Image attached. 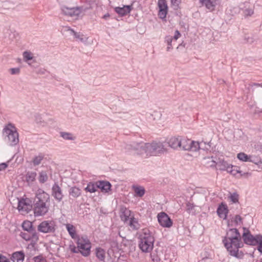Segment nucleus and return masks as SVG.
I'll list each match as a JSON object with an SVG mask.
<instances>
[{
  "label": "nucleus",
  "mask_w": 262,
  "mask_h": 262,
  "mask_svg": "<svg viewBox=\"0 0 262 262\" xmlns=\"http://www.w3.org/2000/svg\"><path fill=\"white\" fill-rule=\"evenodd\" d=\"M30 235L31 240L32 242H36L38 240V236L34 229L30 231Z\"/></svg>",
  "instance_id": "obj_40"
},
{
  "label": "nucleus",
  "mask_w": 262,
  "mask_h": 262,
  "mask_svg": "<svg viewBox=\"0 0 262 262\" xmlns=\"http://www.w3.org/2000/svg\"><path fill=\"white\" fill-rule=\"evenodd\" d=\"M33 260L34 262H46V259L41 255L34 257Z\"/></svg>",
  "instance_id": "obj_45"
},
{
  "label": "nucleus",
  "mask_w": 262,
  "mask_h": 262,
  "mask_svg": "<svg viewBox=\"0 0 262 262\" xmlns=\"http://www.w3.org/2000/svg\"><path fill=\"white\" fill-rule=\"evenodd\" d=\"M173 40V38L171 36H166L165 38V41L167 44V51H169L171 49H172V46L171 45L172 41Z\"/></svg>",
  "instance_id": "obj_37"
},
{
  "label": "nucleus",
  "mask_w": 262,
  "mask_h": 262,
  "mask_svg": "<svg viewBox=\"0 0 262 262\" xmlns=\"http://www.w3.org/2000/svg\"><path fill=\"white\" fill-rule=\"evenodd\" d=\"M139 247L144 253L150 252L154 248L155 239L147 229H143L139 235Z\"/></svg>",
  "instance_id": "obj_4"
},
{
  "label": "nucleus",
  "mask_w": 262,
  "mask_h": 262,
  "mask_svg": "<svg viewBox=\"0 0 262 262\" xmlns=\"http://www.w3.org/2000/svg\"><path fill=\"white\" fill-rule=\"evenodd\" d=\"M150 252V257L153 261L158 262L160 260V257L162 254V251L160 248H155Z\"/></svg>",
  "instance_id": "obj_19"
},
{
  "label": "nucleus",
  "mask_w": 262,
  "mask_h": 262,
  "mask_svg": "<svg viewBox=\"0 0 262 262\" xmlns=\"http://www.w3.org/2000/svg\"><path fill=\"white\" fill-rule=\"evenodd\" d=\"M180 147L179 148L183 150H190L196 151L200 148L198 142L192 141L190 139L180 136Z\"/></svg>",
  "instance_id": "obj_6"
},
{
  "label": "nucleus",
  "mask_w": 262,
  "mask_h": 262,
  "mask_svg": "<svg viewBox=\"0 0 262 262\" xmlns=\"http://www.w3.org/2000/svg\"><path fill=\"white\" fill-rule=\"evenodd\" d=\"M250 85L251 86V88L258 87V86L262 87V83L260 84V83H253L251 84Z\"/></svg>",
  "instance_id": "obj_55"
},
{
  "label": "nucleus",
  "mask_w": 262,
  "mask_h": 262,
  "mask_svg": "<svg viewBox=\"0 0 262 262\" xmlns=\"http://www.w3.org/2000/svg\"><path fill=\"white\" fill-rule=\"evenodd\" d=\"M71 250L73 253H78V252L79 251L78 250H76V248L75 247H73V248H71Z\"/></svg>",
  "instance_id": "obj_57"
},
{
  "label": "nucleus",
  "mask_w": 262,
  "mask_h": 262,
  "mask_svg": "<svg viewBox=\"0 0 262 262\" xmlns=\"http://www.w3.org/2000/svg\"><path fill=\"white\" fill-rule=\"evenodd\" d=\"M97 186L102 192L106 193L111 190V184L107 181H98L97 182Z\"/></svg>",
  "instance_id": "obj_18"
},
{
  "label": "nucleus",
  "mask_w": 262,
  "mask_h": 262,
  "mask_svg": "<svg viewBox=\"0 0 262 262\" xmlns=\"http://www.w3.org/2000/svg\"><path fill=\"white\" fill-rule=\"evenodd\" d=\"M66 227L70 235L73 239H76L78 238V235L76 232V228L73 225L70 224H67L66 225Z\"/></svg>",
  "instance_id": "obj_27"
},
{
  "label": "nucleus",
  "mask_w": 262,
  "mask_h": 262,
  "mask_svg": "<svg viewBox=\"0 0 262 262\" xmlns=\"http://www.w3.org/2000/svg\"><path fill=\"white\" fill-rule=\"evenodd\" d=\"M158 7L159 9L158 16L161 19H164L167 14L168 7L166 0H159Z\"/></svg>",
  "instance_id": "obj_12"
},
{
  "label": "nucleus",
  "mask_w": 262,
  "mask_h": 262,
  "mask_svg": "<svg viewBox=\"0 0 262 262\" xmlns=\"http://www.w3.org/2000/svg\"><path fill=\"white\" fill-rule=\"evenodd\" d=\"M109 16H110L109 14H105V15H104L103 16V18H106L107 17H109Z\"/></svg>",
  "instance_id": "obj_58"
},
{
  "label": "nucleus",
  "mask_w": 262,
  "mask_h": 262,
  "mask_svg": "<svg viewBox=\"0 0 262 262\" xmlns=\"http://www.w3.org/2000/svg\"><path fill=\"white\" fill-rule=\"evenodd\" d=\"M242 217L239 215H236L234 217V222L235 224V225H238L242 222Z\"/></svg>",
  "instance_id": "obj_48"
},
{
  "label": "nucleus",
  "mask_w": 262,
  "mask_h": 262,
  "mask_svg": "<svg viewBox=\"0 0 262 262\" xmlns=\"http://www.w3.org/2000/svg\"><path fill=\"white\" fill-rule=\"evenodd\" d=\"M204 163L208 167H214L216 166L217 163L214 161L212 157L204 158Z\"/></svg>",
  "instance_id": "obj_32"
},
{
  "label": "nucleus",
  "mask_w": 262,
  "mask_h": 262,
  "mask_svg": "<svg viewBox=\"0 0 262 262\" xmlns=\"http://www.w3.org/2000/svg\"><path fill=\"white\" fill-rule=\"evenodd\" d=\"M22 227L24 230L27 231H30L32 230L33 229L32 228V223L30 221H25L23 223Z\"/></svg>",
  "instance_id": "obj_34"
},
{
  "label": "nucleus",
  "mask_w": 262,
  "mask_h": 262,
  "mask_svg": "<svg viewBox=\"0 0 262 262\" xmlns=\"http://www.w3.org/2000/svg\"><path fill=\"white\" fill-rule=\"evenodd\" d=\"M0 262H10V261L5 256L0 254Z\"/></svg>",
  "instance_id": "obj_51"
},
{
  "label": "nucleus",
  "mask_w": 262,
  "mask_h": 262,
  "mask_svg": "<svg viewBox=\"0 0 262 262\" xmlns=\"http://www.w3.org/2000/svg\"><path fill=\"white\" fill-rule=\"evenodd\" d=\"M38 230L42 233H51L55 230V224L52 220L44 221L38 226Z\"/></svg>",
  "instance_id": "obj_8"
},
{
  "label": "nucleus",
  "mask_w": 262,
  "mask_h": 262,
  "mask_svg": "<svg viewBox=\"0 0 262 262\" xmlns=\"http://www.w3.org/2000/svg\"><path fill=\"white\" fill-rule=\"evenodd\" d=\"M262 113V110H259L258 107H256L255 110L254 111V113L255 114H258V113Z\"/></svg>",
  "instance_id": "obj_56"
},
{
  "label": "nucleus",
  "mask_w": 262,
  "mask_h": 262,
  "mask_svg": "<svg viewBox=\"0 0 262 262\" xmlns=\"http://www.w3.org/2000/svg\"><path fill=\"white\" fill-rule=\"evenodd\" d=\"M105 254V251L103 249L100 248L96 249V256L100 260L103 261L104 260Z\"/></svg>",
  "instance_id": "obj_33"
},
{
  "label": "nucleus",
  "mask_w": 262,
  "mask_h": 262,
  "mask_svg": "<svg viewBox=\"0 0 262 262\" xmlns=\"http://www.w3.org/2000/svg\"><path fill=\"white\" fill-rule=\"evenodd\" d=\"M32 206L28 202V200L22 199L18 202L17 209L22 213H28L31 210Z\"/></svg>",
  "instance_id": "obj_13"
},
{
  "label": "nucleus",
  "mask_w": 262,
  "mask_h": 262,
  "mask_svg": "<svg viewBox=\"0 0 262 262\" xmlns=\"http://www.w3.org/2000/svg\"><path fill=\"white\" fill-rule=\"evenodd\" d=\"M158 220L160 225L163 227L169 228L172 225V222L168 215L165 212L158 214Z\"/></svg>",
  "instance_id": "obj_10"
},
{
  "label": "nucleus",
  "mask_w": 262,
  "mask_h": 262,
  "mask_svg": "<svg viewBox=\"0 0 262 262\" xmlns=\"http://www.w3.org/2000/svg\"><path fill=\"white\" fill-rule=\"evenodd\" d=\"M8 165L5 163H3L0 164V171L5 169L7 167Z\"/></svg>",
  "instance_id": "obj_54"
},
{
  "label": "nucleus",
  "mask_w": 262,
  "mask_h": 262,
  "mask_svg": "<svg viewBox=\"0 0 262 262\" xmlns=\"http://www.w3.org/2000/svg\"><path fill=\"white\" fill-rule=\"evenodd\" d=\"M82 8L79 7L69 8L62 6L61 10L63 14L70 16H78L82 12Z\"/></svg>",
  "instance_id": "obj_9"
},
{
  "label": "nucleus",
  "mask_w": 262,
  "mask_h": 262,
  "mask_svg": "<svg viewBox=\"0 0 262 262\" xmlns=\"http://www.w3.org/2000/svg\"><path fill=\"white\" fill-rule=\"evenodd\" d=\"M10 72L12 75L18 74L20 73V69L19 68H11Z\"/></svg>",
  "instance_id": "obj_47"
},
{
  "label": "nucleus",
  "mask_w": 262,
  "mask_h": 262,
  "mask_svg": "<svg viewBox=\"0 0 262 262\" xmlns=\"http://www.w3.org/2000/svg\"><path fill=\"white\" fill-rule=\"evenodd\" d=\"M20 236L24 239L25 240L28 241L31 240L30 231H27V232H21L20 234Z\"/></svg>",
  "instance_id": "obj_44"
},
{
  "label": "nucleus",
  "mask_w": 262,
  "mask_h": 262,
  "mask_svg": "<svg viewBox=\"0 0 262 262\" xmlns=\"http://www.w3.org/2000/svg\"><path fill=\"white\" fill-rule=\"evenodd\" d=\"M181 0H171V3L174 9L178 8Z\"/></svg>",
  "instance_id": "obj_46"
},
{
  "label": "nucleus",
  "mask_w": 262,
  "mask_h": 262,
  "mask_svg": "<svg viewBox=\"0 0 262 262\" xmlns=\"http://www.w3.org/2000/svg\"><path fill=\"white\" fill-rule=\"evenodd\" d=\"M180 136L172 137L168 141V144L169 147L173 149H178L180 147Z\"/></svg>",
  "instance_id": "obj_17"
},
{
  "label": "nucleus",
  "mask_w": 262,
  "mask_h": 262,
  "mask_svg": "<svg viewBox=\"0 0 262 262\" xmlns=\"http://www.w3.org/2000/svg\"><path fill=\"white\" fill-rule=\"evenodd\" d=\"M246 101H247V104L248 106L250 107V109L253 108L256 105V102L254 101H248L247 100H246Z\"/></svg>",
  "instance_id": "obj_50"
},
{
  "label": "nucleus",
  "mask_w": 262,
  "mask_h": 262,
  "mask_svg": "<svg viewBox=\"0 0 262 262\" xmlns=\"http://www.w3.org/2000/svg\"><path fill=\"white\" fill-rule=\"evenodd\" d=\"M227 172L233 176H236V174L238 173L241 174V176L244 177H247L251 175L250 173L248 172H245L243 174H242V171L239 170V167L235 166H233L232 165V168H230L229 170H228Z\"/></svg>",
  "instance_id": "obj_26"
},
{
  "label": "nucleus",
  "mask_w": 262,
  "mask_h": 262,
  "mask_svg": "<svg viewBox=\"0 0 262 262\" xmlns=\"http://www.w3.org/2000/svg\"><path fill=\"white\" fill-rule=\"evenodd\" d=\"M133 217L131 216V211L125 207H122L120 210V217L124 222H127Z\"/></svg>",
  "instance_id": "obj_16"
},
{
  "label": "nucleus",
  "mask_w": 262,
  "mask_h": 262,
  "mask_svg": "<svg viewBox=\"0 0 262 262\" xmlns=\"http://www.w3.org/2000/svg\"><path fill=\"white\" fill-rule=\"evenodd\" d=\"M237 158L240 161L243 162H254V161L252 160V156H248L244 152H239L237 155Z\"/></svg>",
  "instance_id": "obj_29"
},
{
  "label": "nucleus",
  "mask_w": 262,
  "mask_h": 262,
  "mask_svg": "<svg viewBox=\"0 0 262 262\" xmlns=\"http://www.w3.org/2000/svg\"><path fill=\"white\" fill-rule=\"evenodd\" d=\"M256 245H258V250L262 253V235H257Z\"/></svg>",
  "instance_id": "obj_42"
},
{
  "label": "nucleus",
  "mask_w": 262,
  "mask_h": 262,
  "mask_svg": "<svg viewBox=\"0 0 262 262\" xmlns=\"http://www.w3.org/2000/svg\"><path fill=\"white\" fill-rule=\"evenodd\" d=\"M67 28V30L70 31L75 36V38L78 39L80 41L84 43L87 41L88 38L84 36L82 34L75 32L74 30L71 29L70 27H68Z\"/></svg>",
  "instance_id": "obj_25"
},
{
  "label": "nucleus",
  "mask_w": 262,
  "mask_h": 262,
  "mask_svg": "<svg viewBox=\"0 0 262 262\" xmlns=\"http://www.w3.org/2000/svg\"><path fill=\"white\" fill-rule=\"evenodd\" d=\"M203 6H205L207 9L212 11L214 10L216 3V0H200Z\"/></svg>",
  "instance_id": "obj_21"
},
{
  "label": "nucleus",
  "mask_w": 262,
  "mask_h": 262,
  "mask_svg": "<svg viewBox=\"0 0 262 262\" xmlns=\"http://www.w3.org/2000/svg\"><path fill=\"white\" fill-rule=\"evenodd\" d=\"M33 211L35 216L46 215L50 208V195L42 189H38L33 201Z\"/></svg>",
  "instance_id": "obj_3"
},
{
  "label": "nucleus",
  "mask_w": 262,
  "mask_h": 262,
  "mask_svg": "<svg viewBox=\"0 0 262 262\" xmlns=\"http://www.w3.org/2000/svg\"><path fill=\"white\" fill-rule=\"evenodd\" d=\"M127 223L133 230H137L140 227V225L138 223L137 219L135 218L134 216L130 218Z\"/></svg>",
  "instance_id": "obj_23"
},
{
  "label": "nucleus",
  "mask_w": 262,
  "mask_h": 262,
  "mask_svg": "<svg viewBox=\"0 0 262 262\" xmlns=\"http://www.w3.org/2000/svg\"><path fill=\"white\" fill-rule=\"evenodd\" d=\"M223 243L231 256L238 258H243L244 253L238 249L243 246V244L241 234L237 229L232 228L227 230Z\"/></svg>",
  "instance_id": "obj_2"
},
{
  "label": "nucleus",
  "mask_w": 262,
  "mask_h": 262,
  "mask_svg": "<svg viewBox=\"0 0 262 262\" xmlns=\"http://www.w3.org/2000/svg\"><path fill=\"white\" fill-rule=\"evenodd\" d=\"M77 248L78 251L84 256L90 255L91 243L86 237L82 236L77 238Z\"/></svg>",
  "instance_id": "obj_7"
},
{
  "label": "nucleus",
  "mask_w": 262,
  "mask_h": 262,
  "mask_svg": "<svg viewBox=\"0 0 262 262\" xmlns=\"http://www.w3.org/2000/svg\"><path fill=\"white\" fill-rule=\"evenodd\" d=\"M48 179V177L46 172L42 171L40 172H39L38 180L40 183H45L47 181Z\"/></svg>",
  "instance_id": "obj_39"
},
{
  "label": "nucleus",
  "mask_w": 262,
  "mask_h": 262,
  "mask_svg": "<svg viewBox=\"0 0 262 262\" xmlns=\"http://www.w3.org/2000/svg\"><path fill=\"white\" fill-rule=\"evenodd\" d=\"M25 258V254L23 251L15 252L12 254L11 259L13 262H23Z\"/></svg>",
  "instance_id": "obj_22"
},
{
  "label": "nucleus",
  "mask_w": 262,
  "mask_h": 262,
  "mask_svg": "<svg viewBox=\"0 0 262 262\" xmlns=\"http://www.w3.org/2000/svg\"><path fill=\"white\" fill-rule=\"evenodd\" d=\"M253 14V10L252 9H247L244 11V14L245 16H251Z\"/></svg>",
  "instance_id": "obj_49"
},
{
  "label": "nucleus",
  "mask_w": 262,
  "mask_h": 262,
  "mask_svg": "<svg viewBox=\"0 0 262 262\" xmlns=\"http://www.w3.org/2000/svg\"><path fill=\"white\" fill-rule=\"evenodd\" d=\"M131 11L130 6H124L123 7H116L115 11L119 14L123 16L127 14Z\"/></svg>",
  "instance_id": "obj_24"
},
{
  "label": "nucleus",
  "mask_w": 262,
  "mask_h": 262,
  "mask_svg": "<svg viewBox=\"0 0 262 262\" xmlns=\"http://www.w3.org/2000/svg\"><path fill=\"white\" fill-rule=\"evenodd\" d=\"M216 212L220 217L226 220L228 213L227 206L223 203H221L218 207Z\"/></svg>",
  "instance_id": "obj_15"
},
{
  "label": "nucleus",
  "mask_w": 262,
  "mask_h": 262,
  "mask_svg": "<svg viewBox=\"0 0 262 262\" xmlns=\"http://www.w3.org/2000/svg\"><path fill=\"white\" fill-rule=\"evenodd\" d=\"M181 36V34L178 30H176L175 31V34L173 37H172L173 39L174 40H177Z\"/></svg>",
  "instance_id": "obj_53"
},
{
  "label": "nucleus",
  "mask_w": 262,
  "mask_h": 262,
  "mask_svg": "<svg viewBox=\"0 0 262 262\" xmlns=\"http://www.w3.org/2000/svg\"><path fill=\"white\" fill-rule=\"evenodd\" d=\"M186 207H187V210H189V211L192 210L194 208L193 205L190 202H188L186 204Z\"/></svg>",
  "instance_id": "obj_52"
},
{
  "label": "nucleus",
  "mask_w": 262,
  "mask_h": 262,
  "mask_svg": "<svg viewBox=\"0 0 262 262\" xmlns=\"http://www.w3.org/2000/svg\"><path fill=\"white\" fill-rule=\"evenodd\" d=\"M238 194L236 193H233L232 194H231L229 199H230L231 201L233 203H237L238 201Z\"/></svg>",
  "instance_id": "obj_43"
},
{
  "label": "nucleus",
  "mask_w": 262,
  "mask_h": 262,
  "mask_svg": "<svg viewBox=\"0 0 262 262\" xmlns=\"http://www.w3.org/2000/svg\"><path fill=\"white\" fill-rule=\"evenodd\" d=\"M60 136L65 140H74L75 138L72 134L67 132H61Z\"/></svg>",
  "instance_id": "obj_38"
},
{
  "label": "nucleus",
  "mask_w": 262,
  "mask_h": 262,
  "mask_svg": "<svg viewBox=\"0 0 262 262\" xmlns=\"http://www.w3.org/2000/svg\"><path fill=\"white\" fill-rule=\"evenodd\" d=\"M97 186V182L95 183H90L88 184L86 187L85 188V190L86 191L90 192L91 193L95 192L97 191L98 189Z\"/></svg>",
  "instance_id": "obj_31"
},
{
  "label": "nucleus",
  "mask_w": 262,
  "mask_h": 262,
  "mask_svg": "<svg viewBox=\"0 0 262 262\" xmlns=\"http://www.w3.org/2000/svg\"><path fill=\"white\" fill-rule=\"evenodd\" d=\"M23 58L25 62H28L29 60H32L33 58V53L30 51H25L23 53Z\"/></svg>",
  "instance_id": "obj_35"
},
{
  "label": "nucleus",
  "mask_w": 262,
  "mask_h": 262,
  "mask_svg": "<svg viewBox=\"0 0 262 262\" xmlns=\"http://www.w3.org/2000/svg\"><path fill=\"white\" fill-rule=\"evenodd\" d=\"M125 149L126 152H133L143 159L152 156H159L167 152V148L164 143L157 141L150 143L134 142L126 145Z\"/></svg>",
  "instance_id": "obj_1"
},
{
  "label": "nucleus",
  "mask_w": 262,
  "mask_h": 262,
  "mask_svg": "<svg viewBox=\"0 0 262 262\" xmlns=\"http://www.w3.org/2000/svg\"><path fill=\"white\" fill-rule=\"evenodd\" d=\"M133 188L136 195L142 197L145 193V189L143 187L140 186H133Z\"/></svg>",
  "instance_id": "obj_30"
},
{
  "label": "nucleus",
  "mask_w": 262,
  "mask_h": 262,
  "mask_svg": "<svg viewBox=\"0 0 262 262\" xmlns=\"http://www.w3.org/2000/svg\"><path fill=\"white\" fill-rule=\"evenodd\" d=\"M3 134L7 137L8 142L10 145L14 146L18 143V133L16 128L12 124L9 123L4 127Z\"/></svg>",
  "instance_id": "obj_5"
},
{
  "label": "nucleus",
  "mask_w": 262,
  "mask_h": 262,
  "mask_svg": "<svg viewBox=\"0 0 262 262\" xmlns=\"http://www.w3.org/2000/svg\"><path fill=\"white\" fill-rule=\"evenodd\" d=\"M43 159V155L39 154L37 156H35L33 160L32 163L34 166L38 165L40 164L41 162Z\"/></svg>",
  "instance_id": "obj_36"
},
{
  "label": "nucleus",
  "mask_w": 262,
  "mask_h": 262,
  "mask_svg": "<svg viewBox=\"0 0 262 262\" xmlns=\"http://www.w3.org/2000/svg\"><path fill=\"white\" fill-rule=\"evenodd\" d=\"M36 173L35 172H28L26 175V179L28 182H32L35 179Z\"/></svg>",
  "instance_id": "obj_41"
},
{
  "label": "nucleus",
  "mask_w": 262,
  "mask_h": 262,
  "mask_svg": "<svg viewBox=\"0 0 262 262\" xmlns=\"http://www.w3.org/2000/svg\"><path fill=\"white\" fill-rule=\"evenodd\" d=\"M52 195L57 201L60 202L63 196L61 188L57 184H54L52 188Z\"/></svg>",
  "instance_id": "obj_14"
},
{
  "label": "nucleus",
  "mask_w": 262,
  "mask_h": 262,
  "mask_svg": "<svg viewBox=\"0 0 262 262\" xmlns=\"http://www.w3.org/2000/svg\"><path fill=\"white\" fill-rule=\"evenodd\" d=\"M70 195L73 198H78L81 194V190L77 187H72L69 190Z\"/></svg>",
  "instance_id": "obj_28"
},
{
  "label": "nucleus",
  "mask_w": 262,
  "mask_h": 262,
  "mask_svg": "<svg viewBox=\"0 0 262 262\" xmlns=\"http://www.w3.org/2000/svg\"><path fill=\"white\" fill-rule=\"evenodd\" d=\"M244 233L243 234V239L245 244L250 245H256L257 241V235L253 236L248 229L244 228Z\"/></svg>",
  "instance_id": "obj_11"
},
{
  "label": "nucleus",
  "mask_w": 262,
  "mask_h": 262,
  "mask_svg": "<svg viewBox=\"0 0 262 262\" xmlns=\"http://www.w3.org/2000/svg\"><path fill=\"white\" fill-rule=\"evenodd\" d=\"M216 166L219 169L222 171H228L230 168H232V165L224 160H220L217 163Z\"/></svg>",
  "instance_id": "obj_20"
}]
</instances>
